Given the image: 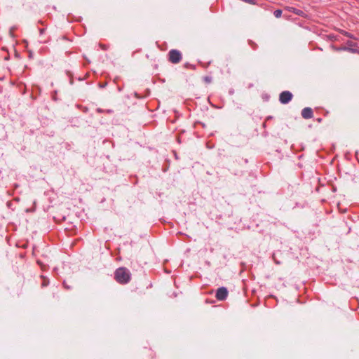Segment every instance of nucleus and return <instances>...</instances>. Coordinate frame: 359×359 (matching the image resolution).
<instances>
[{"instance_id":"1","label":"nucleus","mask_w":359,"mask_h":359,"mask_svg":"<svg viewBox=\"0 0 359 359\" xmlns=\"http://www.w3.org/2000/svg\"><path fill=\"white\" fill-rule=\"evenodd\" d=\"M114 278L120 284H126L130 280L131 273L127 268L120 267L115 271Z\"/></svg>"},{"instance_id":"2","label":"nucleus","mask_w":359,"mask_h":359,"mask_svg":"<svg viewBox=\"0 0 359 359\" xmlns=\"http://www.w3.org/2000/svg\"><path fill=\"white\" fill-rule=\"evenodd\" d=\"M169 61L173 64L179 63L182 60L181 53L175 49H172L168 53Z\"/></svg>"},{"instance_id":"3","label":"nucleus","mask_w":359,"mask_h":359,"mask_svg":"<svg viewBox=\"0 0 359 359\" xmlns=\"http://www.w3.org/2000/svg\"><path fill=\"white\" fill-rule=\"evenodd\" d=\"M293 97V95L291 92L285 90L279 95V101L280 103L285 104L289 103Z\"/></svg>"},{"instance_id":"4","label":"nucleus","mask_w":359,"mask_h":359,"mask_svg":"<svg viewBox=\"0 0 359 359\" xmlns=\"http://www.w3.org/2000/svg\"><path fill=\"white\" fill-rule=\"evenodd\" d=\"M229 292L226 287H220L216 291L215 297L219 301H224L226 299Z\"/></svg>"},{"instance_id":"5","label":"nucleus","mask_w":359,"mask_h":359,"mask_svg":"<svg viewBox=\"0 0 359 359\" xmlns=\"http://www.w3.org/2000/svg\"><path fill=\"white\" fill-rule=\"evenodd\" d=\"M301 114L304 118L309 119L313 117V113L311 108L305 107L302 110Z\"/></svg>"},{"instance_id":"6","label":"nucleus","mask_w":359,"mask_h":359,"mask_svg":"<svg viewBox=\"0 0 359 359\" xmlns=\"http://www.w3.org/2000/svg\"><path fill=\"white\" fill-rule=\"evenodd\" d=\"M346 44L348 46L342 47L340 48V50H347V51H350L351 53H355L357 51L356 49L353 48V47L356 46L355 43H353L351 41H348Z\"/></svg>"},{"instance_id":"7","label":"nucleus","mask_w":359,"mask_h":359,"mask_svg":"<svg viewBox=\"0 0 359 359\" xmlns=\"http://www.w3.org/2000/svg\"><path fill=\"white\" fill-rule=\"evenodd\" d=\"M273 15L277 18H280L282 15V11L280 9L275 10L273 12Z\"/></svg>"},{"instance_id":"8","label":"nucleus","mask_w":359,"mask_h":359,"mask_svg":"<svg viewBox=\"0 0 359 359\" xmlns=\"http://www.w3.org/2000/svg\"><path fill=\"white\" fill-rule=\"evenodd\" d=\"M204 81L206 82V83H210L211 81H212V78L210 77V76H205L204 77Z\"/></svg>"},{"instance_id":"9","label":"nucleus","mask_w":359,"mask_h":359,"mask_svg":"<svg viewBox=\"0 0 359 359\" xmlns=\"http://www.w3.org/2000/svg\"><path fill=\"white\" fill-rule=\"evenodd\" d=\"M249 43L254 49L257 47V45L252 41H249Z\"/></svg>"},{"instance_id":"10","label":"nucleus","mask_w":359,"mask_h":359,"mask_svg":"<svg viewBox=\"0 0 359 359\" xmlns=\"http://www.w3.org/2000/svg\"><path fill=\"white\" fill-rule=\"evenodd\" d=\"M345 35L349 38H353L352 34H351L350 33L346 32Z\"/></svg>"},{"instance_id":"11","label":"nucleus","mask_w":359,"mask_h":359,"mask_svg":"<svg viewBox=\"0 0 359 359\" xmlns=\"http://www.w3.org/2000/svg\"><path fill=\"white\" fill-rule=\"evenodd\" d=\"M185 67H190L191 68H194V66L192 65L189 64V63H186L185 64Z\"/></svg>"},{"instance_id":"12","label":"nucleus","mask_w":359,"mask_h":359,"mask_svg":"<svg viewBox=\"0 0 359 359\" xmlns=\"http://www.w3.org/2000/svg\"><path fill=\"white\" fill-rule=\"evenodd\" d=\"M44 31H45V29H43V28H42V29H39L40 35H42V34L44 33Z\"/></svg>"},{"instance_id":"13","label":"nucleus","mask_w":359,"mask_h":359,"mask_svg":"<svg viewBox=\"0 0 359 359\" xmlns=\"http://www.w3.org/2000/svg\"><path fill=\"white\" fill-rule=\"evenodd\" d=\"M97 111L98 113H102V112H104V110H103V109H100V108H97Z\"/></svg>"},{"instance_id":"14","label":"nucleus","mask_w":359,"mask_h":359,"mask_svg":"<svg viewBox=\"0 0 359 359\" xmlns=\"http://www.w3.org/2000/svg\"><path fill=\"white\" fill-rule=\"evenodd\" d=\"M105 111H106L107 113H108V114H111V113H113V110H112V109H107V110H106Z\"/></svg>"},{"instance_id":"15","label":"nucleus","mask_w":359,"mask_h":359,"mask_svg":"<svg viewBox=\"0 0 359 359\" xmlns=\"http://www.w3.org/2000/svg\"><path fill=\"white\" fill-rule=\"evenodd\" d=\"M100 47H101L102 49H104V50H105V49L107 48L106 46H105V45H102V44H100Z\"/></svg>"},{"instance_id":"16","label":"nucleus","mask_w":359,"mask_h":359,"mask_svg":"<svg viewBox=\"0 0 359 359\" xmlns=\"http://www.w3.org/2000/svg\"><path fill=\"white\" fill-rule=\"evenodd\" d=\"M63 284H64V285H65V287L66 288H67V289H69V288H70V287L68 286V285H66V284H65V282H64V283H63Z\"/></svg>"},{"instance_id":"17","label":"nucleus","mask_w":359,"mask_h":359,"mask_svg":"<svg viewBox=\"0 0 359 359\" xmlns=\"http://www.w3.org/2000/svg\"><path fill=\"white\" fill-rule=\"evenodd\" d=\"M273 259H275V258L273 257ZM274 260L276 262V264H280V262L278 260H276V259H274Z\"/></svg>"},{"instance_id":"18","label":"nucleus","mask_w":359,"mask_h":359,"mask_svg":"<svg viewBox=\"0 0 359 359\" xmlns=\"http://www.w3.org/2000/svg\"><path fill=\"white\" fill-rule=\"evenodd\" d=\"M105 86H106V83H104V84H100V86L101 88H104Z\"/></svg>"},{"instance_id":"19","label":"nucleus","mask_w":359,"mask_h":359,"mask_svg":"<svg viewBox=\"0 0 359 359\" xmlns=\"http://www.w3.org/2000/svg\"><path fill=\"white\" fill-rule=\"evenodd\" d=\"M40 42L41 43H44V42H46V41L45 40H41Z\"/></svg>"},{"instance_id":"20","label":"nucleus","mask_w":359,"mask_h":359,"mask_svg":"<svg viewBox=\"0 0 359 359\" xmlns=\"http://www.w3.org/2000/svg\"><path fill=\"white\" fill-rule=\"evenodd\" d=\"M356 1L359 2V0H356Z\"/></svg>"}]
</instances>
